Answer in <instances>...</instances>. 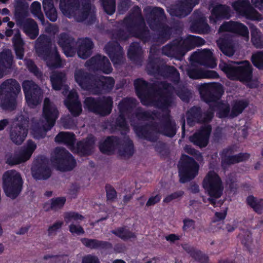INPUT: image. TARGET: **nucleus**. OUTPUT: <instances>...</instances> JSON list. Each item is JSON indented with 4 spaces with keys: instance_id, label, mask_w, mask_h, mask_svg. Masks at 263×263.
Wrapping results in <instances>:
<instances>
[{
    "instance_id": "nucleus-1",
    "label": "nucleus",
    "mask_w": 263,
    "mask_h": 263,
    "mask_svg": "<svg viewBox=\"0 0 263 263\" xmlns=\"http://www.w3.org/2000/svg\"><path fill=\"white\" fill-rule=\"evenodd\" d=\"M131 125L139 138L153 142L158 140V134L172 138L177 132L176 123L172 120L168 110L162 116V122L159 124L154 122L141 125L131 121Z\"/></svg>"
},
{
    "instance_id": "nucleus-2",
    "label": "nucleus",
    "mask_w": 263,
    "mask_h": 263,
    "mask_svg": "<svg viewBox=\"0 0 263 263\" xmlns=\"http://www.w3.org/2000/svg\"><path fill=\"white\" fill-rule=\"evenodd\" d=\"M74 80L82 89L90 91L95 95L109 93L115 83L112 77L99 76L82 69L74 72Z\"/></svg>"
},
{
    "instance_id": "nucleus-3",
    "label": "nucleus",
    "mask_w": 263,
    "mask_h": 263,
    "mask_svg": "<svg viewBox=\"0 0 263 263\" xmlns=\"http://www.w3.org/2000/svg\"><path fill=\"white\" fill-rule=\"evenodd\" d=\"M146 11V19L149 28L157 33L156 41L164 44L168 41L172 34V28L164 21L166 15L163 8L158 7L148 8Z\"/></svg>"
},
{
    "instance_id": "nucleus-4",
    "label": "nucleus",
    "mask_w": 263,
    "mask_h": 263,
    "mask_svg": "<svg viewBox=\"0 0 263 263\" xmlns=\"http://www.w3.org/2000/svg\"><path fill=\"white\" fill-rule=\"evenodd\" d=\"M219 67L230 80L239 81L250 88L257 87L256 83L252 81L253 68L249 61H245L237 66L221 62Z\"/></svg>"
},
{
    "instance_id": "nucleus-5",
    "label": "nucleus",
    "mask_w": 263,
    "mask_h": 263,
    "mask_svg": "<svg viewBox=\"0 0 263 263\" xmlns=\"http://www.w3.org/2000/svg\"><path fill=\"white\" fill-rule=\"evenodd\" d=\"M36 52L39 57L46 62L51 69L61 68L62 59L57 47L52 48L50 37L46 34H41L36 40Z\"/></svg>"
},
{
    "instance_id": "nucleus-6",
    "label": "nucleus",
    "mask_w": 263,
    "mask_h": 263,
    "mask_svg": "<svg viewBox=\"0 0 263 263\" xmlns=\"http://www.w3.org/2000/svg\"><path fill=\"white\" fill-rule=\"evenodd\" d=\"M21 90V86L15 79H9L3 82L0 85V106L5 110H14Z\"/></svg>"
},
{
    "instance_id": "nucleus-7",
    "label": "nucleus",
    "mask_w": 263,
    "mask_h": 263,
    "mask_svg": "<svg viewBox=\"0 0 263 263\" xmlns=\"http://www.w3.org/2000/svg\"><path fill=\"white\" fill-rule=\"evenodd\" d=\"M43 117L45 122L42 126L36 125L33 130L34 137L37 138H43L47 132L50 130L54 125L59 117V111L53 105L48 98L44 100L43 108Z\"/></svg>"
},
{
    "instance_id": "nucleus-8",
    "label": "nucleus",
    "mask_w": 263,
    "mask_h": 263,
    "mask_svg": "<svg viewBox=\"0 0 263 263\" xmlns=\"http://www.w3.org/2000/svg\"><path fill=\"white\" fill-rule=\"evenodd\" d=\"M84 104V107L90 112L105 117L111 113L114 101L111 96L88 97L85 98Z\"/></svg>"
},
{
    "instance_id": "nucleus-9",
    "label": "nucleus",
    "mask_w": 263,
    "mask_h": 263,
    "mask_svg": "<svg viewBox=\"0 0 263 263\" xmlns=\"http://www.w3.org/2000/svg\"><path fill=\"white\" fill-rule=\"evenodd\" d=\"M23 181L20 173L7 171L3 176V188L6 196L11 199H16L23 189Z\"/></svg>"
},
{
    "instance_id": "nucleus-10",
    "label": "nucleus",
    "mask_w": 263,
    "mask_h": 263,
    "mask_svg": "<svg viewBox=\"0 0 263 263\" xmlns=\"http://www.w3.org/2000/svg\"><path fill=\"white\" fill-rule=\"evenodd\" d=\"M199 165L195 159L183 154L178 164L179 181L184 183L195 178L198 175Z\"/></svg>"
},
{
    "instance_id": "nucleus-11",
    "label": "nucleus",
    "mask_w": 263,
    "mask_h": 263,
    "mask_svg": "<svg viewBox=\"0 0 263 263\" xmlns=\"http://www.w3.org/2000/svg\"><path fill=\"white\" fill-rule=\"evenodd\" d=\"M125 21L128 31L133 36L139 39L144 43L150 41L151 36L149 31L145 26L144 20L141 14L125 18Z\"/></svg>"
},
{
    "instance_id": "nucleus-12",
    "label": "nucleus",
    "mask_w": 263,
    "mask_h": 263,
    "mask_svg": "<svg viewBox=\"0 0 263 263\" xmlns=\"http://www.w3.org/2000/svg\"><path fill=\"white\" fill-rule=\"evenodd\" d=\"M50 161L53 166L61 171H69L76 165L73 156L64 148L56 147L51 155Z\"/></svg>"
},
{
    "instance_id": "nucleus-13",
    "label": "nucleus",
    "mask_w": 263,
    "mask_h": 263,
    "mask_svg": "<svg viewBox=\"0 0 263 263\" xmlns=\"http://www.w3.org/2000/svg\"><path fill=\"white\" fill-rule=\"evenodd\" d=\"M201 99L206 104L216 103L223 93L222 85L219 83H204L199 87Z\"/></svg>"
},
{
    "instance_id": "nucleus-14",
    "label": "nucleus",
    "mask_w": 263,
    "mask_h": 263,
    "mask_svg": "<svg viewBox=\"0 0 263 263\" xmlns=\"http://www.w3.org/2000/svg\"><path fill=\"white\" fill-rule=\"evenodd\" d=\"M202 186L208 195L212 198L220 197L223 190L222 180L214 171H210L202 182Z\"/></svg>"
},
{
    "instance_id": "nucleus-15",
    "label": "nucleus",
    "mask_w": 263,
    "mask_h": 263,
    "mask_svg": "<svg viewBox=\"0 0 263 263\" xmlns=\"http://www.w3.org/2000/svg\"><path fill=\"white\" fill-rule=\"evenodd\" d=\"M22 88L28 106H36L41 102L43 91L32 80H25L22 83Z\"/></svg>"
},
{
    "instance_id": "nucleus-16",
    "label": "nucleus",
    "mask_w": 263,
    "mask_h": 263,
    "mask_svg": "<svg viewBox=\"0 0 263 263\" xmlns=\"http://www.w3.org/2000/svg\"><path fill=\"white\" fill-rule=\"evenodd\" d=\"M136 93L143 105L148 104L154 91V85L143 79L139 78L134 81Z\"/></svg>"
},
{
    "instance_id": "nucleus-17",
    "label": "nucleus",
    "mask_w": 263,
    "mask_h": 263,
    "mask_svg": "<svg viewBox=\"0 0 263 263\" xmlns=\"http://www.w3.org/2000/svg\"><path fill=\"white\" fill-rule=\"evenodd\" d=\"M48 159L44 156H38L33 162L31 168L32 176L36 180H45L51 176Z\"/></svg>"
},
{
    "instance_id": "nucleus-18",
    "label": "nucleus",
    "mask_w": 263,
    "mask_h": 263,
    "mask_svg": "<svg viewBox=\"0 0 263 263\" xmlns=\"http://www.w3.org/2000/svg\"><path fill=\"white\" fill-rule=\"evenodd\" d=\"M200 0H179L178 3L168 10L172 16L179 18L184 17L189 15L193 8L199 4Z\"/></svg>"
},
{
    "instance_id": "nucleus-19",
    "label": "nucleus",
    "mask_w": 263,
    "mask_h": 263,
    "mask_svg": "<svg viewBox=\"0 0 263 263\" xmlns=\"http://www.w3.org/2000/svg\"><path fill=\"white\" fill-rule=\"evenodd\" d=\"M185 49L182 43V37H177L162 48V53L169 58L179 59L185 53Z\"/></svg>"
},
{
    "instance_id": "nucleus-20",
    "label": "nucleus",
    "mask_w": 263,
    "mask_h": 263,
    "mask_svg": "<svg viewBox=\"0 0 263 263\" xmlns=\"http://www.w3.org/2000/svg\"><path fill=\"white\" fill-rule=\"evenodd\" d=\"M211 131V125L202 126L189 137V140L194 145L199 148L205 147L209 143Z\"/></svg>"
},
{
    "instance_id": "nucleus-21",
    "label": "nucleus",
    "mask_w": 263,
    "mask_h": 263,
    "mask_svg": "<svg viewBox=\"0 0 263 263\" xmlns=\"http://www.w3.org/2000/svg\"><path fill=\"white\" fill-rule=\"evenodd\" d=\"M104 49L114 66L120 65L124 62L123 49L118 42H108Z\"/></svg>"
},
{
    "instance_id": "nucleus-22",
    "label": "nucleus",
    "mask_w": 263,
    "mask_h": 263,
    "mask_svg": "<svg viewBox=\"0 0 263 263\" xmlns=\"http://www.w3.org/2000/svg\"><path fill=\"white\" fill-rule=\"evenodd\" d=\"M86 65L105 74H109L112 70V68L108 58L99 54L91 58L86 62Z\"/></svg>"
},
{
    "instance_id": "nucleus-23",
    "label": "nucleus",
    "mask_w": 263,
    "mask_h": 263,
    "mask_svg": "<svg viewBox=\"0 0 263 263\" xmlns=\"http://www.w3.org/2000/svg\"><path fill=\"white\" fill-rule=\"evenodd\" d=\"M156 52L157 49L152 46L145 66L148 74L150 75H158L164 62L161 58L155 56Z\"/></svg>"
},
{
    "instance_id": "nucleus-24",
    "label": "nucleus",
    "mask_w": 263,
    "mask_h": 263,
    "mask_svg": "<svg viewBox=\"0 0 263 263\" xmlns=\"http://www.w3.org/2000/svg\"><path fill=\"white\" fill-rule=\"evenodd\" d=\"M219 32H229L246 37L249 35L248 27L242 23L230 21L224 22L220 26Z\"/></svg>"
},
{
    "instance_id": "nucleus-25",
    "label": "nucleus",
    "mask_w": 263,
    "mask_h": 263,
    "mask_svg": "<svg viewBox=\"0 0 263 263\" xmlns=\"http://www.w3.org/2000/svg\"><path fill=\"white\" fill-rule=\"evenodd\" d=\"M58 43L62 48L66 57H72L75 54V41L74 38L69 36L68 34L65 32L60 33L58 37Z\"/></svg>"
},
{
    "instance_id": "nucleus-26",
    "label": "nucleus",
    "mask_w": 263,
    "mask_h": 263,
    "mask_svg": "<svg viewBox=\"0 0 263 263\" xmlns=\"http://www.w3.org/2000/svg\"><path fill=\"white\" fill-rule=\"evenodd\" d=\"M64 104L73 117H77L81 114L82 104L78 100V96L76 92H70L64 101Z\"/></svg>"
},
{
    "instance_id": "nucleus-27",
    "label": "nucleus",
    "mask_w": 263,
    "mask_h": 263,
    "mask_svg": "<svg viewBox=\"0 0 263 263\" xmlns=\"http://www.w3.org/2000/svg\"><path fill=\"white\" fill-rule=\"evenodd\" d=\"M210 21L216 23L224 19H229L231 17V10L229 6L224 4H217L214 6L211 11Z\"/></svg>"
},
{
    "instance_id": "nucleus-28",
    "label": "nucleus",
    "mask_w": 263,
    "mask_h": 263,
    "mask_svg": "<svg viewBox=\"0 0 263 263\" xmlns=\"http://www.w3.org/2000/svg\"><path fill=\"white\" fill-rule=\"evenodd\" d=\"M120 138L117 136L107 137L104 141L99 144V149L103 154L110 155L113 154L120 144Z\"/></svg>"
},
{
    "instance_id": "nucleus-29",
    "label": "nucleus",
    "mask_w": 263,
    "mask_h": 263,
    "mask_svg": "<svg viewBox=\"0 0 263 263\" xmlns=\"http://www.w3.org/2000/svg\"><path fill=\"white\" fill-rule=\"evenodd\" d=\"M16 24L30 39L34 40L39 35L38 25L33 19L25 18Z\"/></svg>"
},
{
    "instance_id": "nucleus-30",
    "label": "nucleus",
    "mask_w": 263,
    "mask_h": 263,
    "mask_svg": "<svg viewBox=\"0 0 263 263\" xmlns=\"http://www.w3.org/2000/svg\"><path fill=\"white\" fill-rule=\"evenodd\" d=\"M78 14L77 16V21L83 22L87 21L88 24H92L95 23L96 17V15L91 11V5L90 1L85 0L82 2V7L78 11Z\"/></svg>"
},
{
    "instance_id": "nucleus-31",
    "label": "nucleus",
    "mask_w": 263,
    "mask_h": 263,
    "mask_svg": "<svg viewBox=\"0 0 263 263\" xmlns=\"http://www.w3.org/2000/svg\"><path fill=\"white\" fill-rule=\"evenodd\" d=\"M192 57L197 63L204 67L213 68L216 66L213 53L210 49H204L199 53H194Z\"/></svg>"
},
{
    "instance_id": "nucleus-32",
    "label": "nucleus",
    "mask_w": 263,
    "mask_h": 263,
    "mask_svg": "<svg viewBox=\"0 0 263 263\" xmlns=\"http://www.w3.org/2000/svg\"><path fill=\"white\" fill-rule=\"evenodd\" d=\"M13 55L10 50L0 52V78L6 75L12 69Z\"/></svg>"
},
{
    "instance_id": "nucleus-33",
    "label": "nucleus",
    "mask_w": 263,
    "mask_h": 263,
    "mask_svg": "<svg viewBox=\"0 0 263 263\" xmlns=\"http://www.w3.org/2000/svg\"><path fill=\"white\" fill-rule=\"evenodd\" d=\"M59 7L62 12L69 17L76 14L80 8L79 0H60Z\"/></svg>"
},
{
    "instance_id": "nucleus-34",
    "label": "nucleus",
    "mask_w": 263,
    "mask_h": 263,
    "mask_svg": "<svg viewBox=\"0 0 263 263\" xmlns=\"http://www.w3.org/2000/svg\"><path fill=\"white\" fill-rule=\"evenodd\" d=\"M95 141V137L91 136L87 137L85 140L78 142L77 143L78 153L83 156L91 155L93 151Z\"/></svg>"
},
{
    "instance_id": "nucleus-35",
    "label": "nucleus",
    "mask_w": 263,
    "mask_h": 263,
    "mask_svg": "<svg viewBox=\"0 0 263 263\" xmlns=\"http://www.w3.org/2000/svg\"><path fill=\"white\" fill-rule=\"evenodd\" d=\"M28 134V129L23 124H18L11 130L10 137L11 141L16 145H21Z\"/></svg>"
},
{
    "instance_id": "nucleus-36",
    "label": "nucleus",
    "mask_w": 263,
    "mask_h": 263,
    "mask_svg": "<svg viewBox=\"0 0 263 263\" xmlns=\"http://www.w3.org/2000/svg\"><path fill=\"white\" fill-rule=\"evenodd\" d=\"M190 29L193 33L204 34L209 32L210 27L206 22L205 17L202 16H199L192 21Z\"/></svg>"
},
{
    "instance_id": "nucleus-37",
    "label": "nucleus",
    "mask_w": 263,
    "mask_h": 263,
    "mask_svg": "<svg viewBox=\"0 0 263 263\" xmlns=\"http://www.w3.org/2000/svg\"><path fill=\"white\" fill-rule=\"evenodd\" d=\"M182 247L183 249L196 261L200 263L209 262V257L208 255L204 253L201 250L197 249L194 246L188 243L183 244Z\"/></svg>"
},
{
    "instance_id": "nucleus-38",
    "label": "nucleus",
    "mask_w": 263,
    "mask_h": 263,
    "mask_svg": "<svg viewBox=\"0 0 263 263\" xmlns=\"http://www.w3.org/2000/svg\"><path fill=\"white\" fill-rule=\"evenodd\" d=\"M93 46L91 39L85 37L82 39L77 50L78 56L82 59H87L91 55Z\"/></svg>"
},
{
    "instance_id": "nucleus-39",
    "label": "nucleus",
    "mask_w": 263,
    "mask_h": 263,
    "mask_svg": "<svg viewBox=\"0 0 263 263\" xmlns=\"http://www.w3.org/2000/svg\"><path fill=\"white\" fill-rule=\"evenodd\" d=\"M202 111L201 108L198 106H193L186 112L187 124L190 127L194 126L196 123H200Z\"/></svg>"
},
{
    "instance_id": "nucleus-40",
    "label": "nucleus",
    "mask_w": 263,
    "mask_h": 263,
    "mask_svg": "<svg viewBox=\"0 0 263 263\" xmlns=\"http://www.w3.org/2000/svg\"><path fill=\"white\" fill-rule=\"evenodd\" d=\"M127 54L128 59L131 61L136 63H141L143 50L139 43H132L129 45Z\"/></svg>"
},
{
    "instance_id": "nucleus-41",
    "label": "nucleus",
    "mask_w": 263,
    "mask_h": 263,
    "mask_svg": "<svg viewBox=\"0 0 263 263\" xmlns=\"http://www.w3.org/2000/svg\"><path fill=\"white\" fill-rule=\"evenodd\" d=\"M158 75L170 78L175 83H178L180 80V74L178 70L173 66L166 65L165 62L161 67Z\"/></svg>"
},
{
    "instance_id": "nucleus-42",
    "label": "nucleus",
    "mask_w": 263,
    "mask_h": 263,
    "mask_svg": "<svg viewBox=\"0 0 263 263\" xmlns=\"http://www.w3.org/2000/svg\"><path fill=\"white\" fill-rule=\"evenodd\" d=\"M14 17L16 23L25 19L27 15L28 4L23 0H16L14 4Z\"/></svg>"
},
{
    "instance_id": "nucleus-43",
    "label": "nucleus",
    "mask_w": 263,
    "mask_h": 263,
    "mask_svg": "<svg viewBox=\"0 0 263 263\" xmlns=\"http://www.w3.org/2000/svg\"><path fill=\"white\" fill-rule=\"evenodd\" d=\"M182 43L185 52H187L194 49L195 47L204 45L205 40L200 36L188 35L185 39H182Z\"/></svg>"
},
{
    "instance_id": "nucleus-44",
    "label": "nucleus",
    "mask_w": 263,
    "mask_h": 263,
    "mask_svg": "<svg viewBox=\"0 0 263 263\" xmlns=\"http://www.w3.org/2000/svg\"><path fill=\"white\" fill-rule=\"evenodd\" d=\"M82 244L90 249H104L109 248L111 244L109 242L99 240L96 239L82 238L80 239Z\"/></svg>"
},
{
    "instance_id": "nucleus-45",
    "label": "nucleus",
    "mask_w": 263,
    "mask_h": 263,
    "mask_svg": "<svg viewBox=\"0 0 263 263\" xmlns=\"http://www.w3.org/2000/svg\"><path fill=\"white\" fill-rule=\"evenodd\" d=\"M36 148V145L35 142L29 140L27 141L26 146L22 147L18 151L16 152L23 163L30 159Z\"/></svg>"
},
{
    "instance_id": "nucleus-46",
    "label": "nucleus",
    "mask_w": 263,
    "mask_h": 263,
    "mask_svg": "<svg viewBox=\"0 0 263 263\" xmlns=\"http://www.w3.org/2000/svg\"><path fill=\"white\" fill-rule=\"evenodd\" d=\"M173 102V99L172 94L168 92L161 93L159 97L155 101L154 105L158 108L163 110H168Z\"/></svg>"
},
{
    "instance_id": "nucleus-47",
    "label": "nucleus",
    "mask_w": 263,
    "mask_h": 263,
    "mask_svg": "<svg viewBox=\"0 0 263 263\" xmlns=\"http://www.w3.org/2000/svg\"><path fill=\"white\" fill-rule=\"evenodd\" d=\"M119 154L122 156H132L134 153L133 142L129 138L125 140L120 139V144L118 145Z\"/></svg>"
},
{
    "instance_id": "nucleus-48",
    "label": "nucleus",
    "mask_w": 263,
    "mask_h": 263,
    "mask_svg": "<svg viewBox=\"0 0 263 263\" xmlns=\"http://www.w3.org/2000/svg\"><path fill=\"white\" fill-rule=\"evenodd\" d=\"M217 45L224 55L229 57L234 55L235 49L232 40L228 38L221 39L217 42Z\"/></svg>"
},
{
    "instance_id": "nucleus-49",
    "label": "nucleus",
    "mask_w": 263,
    "mask_h": 263,
    "mask_svg": "<svg viewBox=\"0 0 263 263\" xmlns=\"http://www.w3.org/2000/svg\"><path fill=\"white\" fill-rule=\"evenodd\" d=\"M12 42L16 57L17 59L22 60L24 57L25 43L21 37L20 33H16L13 36Z\"/></svg>"
},
{
    "instance_id": "nucleus-50",
    "label": "nucleus",
    "mask_w": 263,
    "mask_h": 263,
    "mask_svg": "<svg viewBox=\"0 0 263 263\" xmlns=\"http://www.w3.org/2000/svg\"><path fill=\"white\" fill-rule=\"evenodd\" d=\"M55 141L68 146H73L76 142V136L72 133L61 132L55 136Z\"/></svg>"
},
{
    "instance_id": "nucleus-51",
    "label": "nucleus",
    "mask_w": 263,
    "mask_h": 263,
    "mask_svg": "<svg viewBox=\"0 0 263 263\" xmlns=\"http://www.w3.org/2000/svg\"><path fill=\"white\" fill-rule=\"evenodd\" d=\"M249 102L246 100H236L232 104L230 118H234L241 114L248 106Z\"/></svg>"
},
{
    "instance_id": "nucleus-52",
    "label": "nucleus",
    "mask_w": 263,
    "mask_h": 263,
    "mask_svg": "<svg viewBox=\"0 0 263 263\" xmlns=\"http://www.w3.org/2000/svg\"><path fill=\"white\" fill-rule=\"evenodd\" d=\"M136 106V100L133 98H125L119 103L118 109L119 112L125 114H130Z\"/></svg>"
},
{
    "instance_id": "nucleus-53",
    "label": "nucleus",
    "mask_w": 263,
    "mask_h": 263,
    "mask_svg": "<svg viewBox=\"0 0 263 263\" xmlns=\"http://www.w3.org/2000/svg\"><path fill=\"white\" fill-rule=\"evenodd\" d=\"M250 155L247 153H239L238 154L232 155L228 157L226 159L221 160V164L230 165L238 163L239 162H244L249 159Z\"/></svg>"
},
{
    "instance_id": "nucleus-54",
    "label": "nucleus",
    "mask_w": 263,
    "mask_h": 263,
    "mask_svg": "<svg viewBox=\"0 0 263 263\" xmlns=\"http://www.w3.org/2000/svg\"><path fill=\"white\" fill-rule=\"evenodd\" d=\"M66 80V74L63 72H55L50 76L52 88L55 90L62 89Z\"/></svg>"
},
{
    "instance_id": "nucleus-55",
    "label": "nucleus",
    "mask_w": 263,
    "mask_h": 263,
    "mask_svg": "<svg viewBox=\"0 0 263 263\" xmlns=\"http://www.w3.org/2000/svg\"><path fill=\"white\" fill-rule=\"evenodd\" d=\"M246 202L256 213H262L263 211L262 199L257 198L253 195H249L246 199Z\"/></svg>"
},
{
    "instance_id": "nucleus-56",
    "label": "nucleus",
    "mask_w": 263,
    "mask_h": 263,
    "mask_svg": "<svg viewBox=\"0 0 263 263\" xmlns=\"http://www.w3.org/2000/svg\"><path fill=\"white\" fill-rule=\"evenodd\" d=\"M175 92L178 97L183 102H189L192 98L191 90L185 84L178 85Z\"/></svg>"
},
{
    "instance_id": "nucleus-57",
    "label": "nucleus",
    "mask_w": 263,
    "mask_h": 263,
    "mask_svg": "<svg viewBox=\"0 0 263 263\" xmlns=\"http://www.w3.org/2000/svg\"><path fill=\"white\" fill-rule=\"evenodd\" d=\"M217 109V116L220 119L227 117L230 118L231 112L230 107L228 104H225L221 102H218L216 103Z\"/></svg>"
},
{
    "instance_id": "nucleus-58",
    "label": "nucleus",
    "mask_w": 263,
    "mask_h": 263,
    "mask_svg": "<svg viewBox=\"0 0 263 263\" xmlns=\"http://www.w3.org/2000/svg\"><path fill=\"white\" fill-rule=\"evenodd\" d=\"M112 234L124 240L134 237V234L124 227H120L112 231Z\"/></svg>"
},
{
    "instance_id": "nucleus-59",
    "label": "nucleus",
    "mask_w": 263,
    "mask_h": 263,
    "mask_svg": "<svg viewBox=\"0 0 263 263\" xmlns=\"http://www.w3.org/2000/svg\"><path fill=\"white\" fill-rule=\"evenodd\" d=\"M50 209L57 211L63 208L66 203V199L65 197H58L50 199Z\"/></svg>"
},
{
    "instance_id": "nucleus-60",
    "label": "nucleus",
    "mask_w": 263,
    "mask_h": 263,
    "mask_svg": "<svg viewBox=\"0 0 263 263\" xmlns=\"http://www.w3.org/2000/svg\"><path fill=\"white\" fill-rule=\"evenodd\" d=\"M103 9L107 14H113L116 10V0H101Z\"/></svg>"
},
{
    "instance_id": "nucleus-61",
    "label": "nucleus",
    "mask_w": 263,
    "mask_h": 263,
    "mask_svg": "<svg viewBox=\"0 0 263 263\" xmlns=\"http://www.w3.org/2000/svg\"><path fill=\"white\" fill-rule=\"evenodd\" d=\"M253 65L258 69H263V51H257L251 57Z\"/></svg>"
},
{
    "instance_id": "nucleus-62",
    "label": "nucleus",
    "mask_w": 263,
    "mask_h": 263,
    "mask_svg": "<svg viewBox=\"0 0 263 263\" xmlns=\"http://www.w3.org/2000/svg\"><path fill=\"white\" fill-rule=\"evenodd\" d=\"M64 218L65 222L68 223L71 221L79 222L84 219V217L78 212L70 211L65 213Z\"/></svg>"
},
{
    "instance_id": "nucleus-63",
    "label": "nucleus",
    "mask_w": 263,
    "mask_h": 263,
    "mask_svg": "<svg viewBox=\"0 0 263 263\" xmlns=\"http://www.w3.org/2000/svg\"><path fill=\"white\" fill-rule=\"evenodd\" d=\"M233 7L234 9L244 15H247L249 13V8H250V4L248 2L237 1L234 3Z\"/></svg>"
},
{
    "instance_id": "nucleus-64",
    "label": "nucleus",
    "mask_w": 263,
    "mask_h": 263,
    "mask_svg": "<svg viewBox=\"0 0 263 263\" xmlns=\"http://www.w3.org/2000/svg\"><path fill=\"white\" fill-rule=\"evenodd\" d=\"M251 42L256 48H263V36L260 32H252Z\"/></svg>"
}]
</instances>
